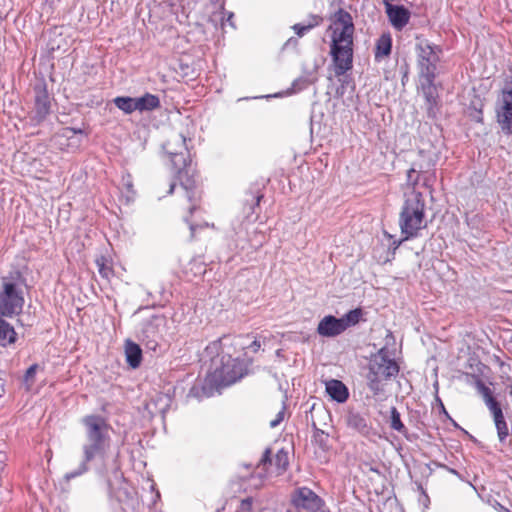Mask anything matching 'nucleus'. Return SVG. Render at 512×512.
Listing matches in <instances>:
<instances>
[{"label": "nucleus", "mask_w": 512, "mask_h": 512, "mask_svg": "<svg viewBox=\"0 0 512 512\" xmlns=\"http://www.w3.org/2000/svg\"><path fill=\"white\" fill-rule=\"evenodd\" d=\"M367 384L369 389L378 394L381 388L382 380L394 377L399 372L397 363L388 357L386 348H381L376 354L371 356L368 365Z\"/></svg>", "instance_id": "obj_6"}, {"label": "nucleus", "mask_w": 512, "mask_h": 512, "mask_svg": "<svg viewBox=\"0 0 512 512\" xmlns=\"http://www.w3.org/2000/svg\"><path fill=\"white\" fill-rule=\"evenodd\" d=\"M326 392L338 403L345 402L349 397L347 387L340 381L332 379L326 383Z\"/></svg>", "instance_id": "obj_17"}, {"label": "nucleus", "mask_w": 512, "mask_h": 512, "mask_svg": "<svg viewBox=\"0 0 512 512\" xmlns=\"http://www.w3.org/2000/svg\"><path fill=\"white\" fill-rule=\"evenodd\" d=\"M163 149L167 154L171 156V160L176 168L179 169V175L181 180V186L186 191V197L189 202H193L195 199V182L193 180L188 179L187 181L183 180V174L181 166L183 168L186 167V159L183 156V151L187 150L186 147V138L182 134L174 135L172 138L167 140V142L163 145Z\"/></svg>", "instance_id": "obj_7"}, {"label": "nucleus", "mask_w": 512, "mask_h": 512, "mask_svg": "<svg viewBox=\"0 0 512 512\" xmlns=\"http://www.w3.org/2000/svg\"><path fill=\"white\" fill-rule=\"evenodd\" d=\"M322 21V18L317 15L310 16V19L307 23H297L293 26L294 32L299 36H304L309 30L312 28L318 26L320 22Z\"/></svg>", "instance_id": "obj_23"}, {"label": "nucleus", "mask_w": 512, "mask_h": 512, "mask_svg": "<svg viewBox=\"0 0 512 512\" xmlns=\"http://www.w3.org/2000/svg\"><path fill=\"white\" fill-rule=\"evenodd\" d=\"M85 427V442L82 445V460L79 465L64 475L66 481L80 477L89 471V462L96 457H105L110 447V436L105 419L99 415H87L82 419Z\"/></svg>", "instance_id": "obj_1"}, {"label": "nucleus", "mask_w": 512, "mask_h": 512, "mask_svg": "<svg viewBox=\"0 0 512 512\" xmlns=\"http://www.w3.org/2000/svg\"><path fill=\"white\" fill-rule=\"evenodd\" d=\"M250 505H251L250 499H245V500L242 501V506L243 507H250Z\"/></svg>", "instance_id": "obj_36"}, {"label": "nucleus", "mask_w": 512, "mask_h": 512, "mask_svg": "<svg viewBox=\"0 0 512 512\" xmlns=\"http://www.w3.org/2000/svg\"><path fill=\"white\" fill-rule=\"evenodd\" d=\"M390 426L392 429L398 431V432H404L405 426L401 421L400 413L395 407H392L391 409V423Z\"/></svg>", "instance_id": "obj_26"}, {"label": "nucleus", "mask_w": 512, "mask_h": 512, "mask_svg": "<svg viewBox=\"0 0 512 512\" xmlns=\"http://www.w3.org/2000/svg\"><path fill=\"white\" fill-rule=\"evenodd\" d=\"M399 226L403 240L418 236L420 230L427 227L425 221V200L421 192L411 191L405 195V201L399 215Z\"/></svg>", "instance_id": "obj_3"}, {"label": "nucleus", "mask_w": 512, "mask_h": 512, "mask_svg": "<svg viewBox=\"0 0 512 512\" xmlns=\"http://www.w3.org/2000/svg\"><path fill=\"white\" fill-rule=\"evenodd\" d=\"M125 355L127 363L132 368H137L142 360V350L140 346L132 341H127L125 344Z\"/></svg>", "instance_id": "obj_20"}, {"label": "nucleus", "mask_w": 512, "mask_h": 512, "mask_svg": "<svg viewBox=\"0 0 512 512\" xmlns=\"http://www.w3.org/2000/svg\"><path fill=\"white\" fill-rule=\"evenodd\" d=\"M347 426L360 433L363 436H368L371 431L369 419L365 414L358 411L350 410L345 417Z\"/></svg>", "instance_id": "obj_14"}, {"label": "nucleus", "mask_w": 512, "mask_h": 512, "mask_svg": "<svg viewBox=\"0 0 512 512\" xmlns=\"http://www.w3.org/2000/svg\"><path fill=\"white\" fill-rule=\"evenodd\" d=\"M37 370H38V365L37 364L31 365L26 370V373L24 375V382H25V384L27 386V389H30V387L33 385L34 378H35Z\"/></svg>", "instance_id": "obj_28"}, {"label": "nucleus", "mask_w": 512, "mask_h": 512, "mask_svg": "<svg viewBox=\"0 0 512 512\" xmlns=\"http://www.w3.org/2000/svg\"><path fill=\"white\" fill-rule=\"evenodd\" d=\"M429 181H430V178H428V177H427V178H425V180H424V185H425V186H428V185H429Z\"/></svg>", "instance_id": "obj_40"}, {"label": "nucleus", "mask_w": 512, "mask_h": 512, "mask_svg": "<svg viewBox=\"0 0 512 512\" xmlns=\"http://www.w3.org/2000/svg\"><path fill=\"white\" fill-rule=\"evenodd\" d=\"M284 414H285V407L283 406L282 409L277 413L275 419H273L270 422V427L271 428L277 427L283 421Z\"/></svg>", "instance_id": "obj_30"}, {"label": "nucleus", "mask_w": 512, "mask_h": 512, "mask_svg": "<svg viewBox=\"0 0 512 512\" xmlns=\"http://www.w3.org/2000/svg\"><path fill=\"white\" fill-rule=\"evenodd\" d=\"M196 390L195 387L191 388V393H193Z\"/></svg>", "instance_id": "obj_44"}, {"label": "nucleus", "mask_w": 512, "mask_h": 512, "mask_svg": "<svg viewBox=\"0 0 512 512\" xmlns=\"http://www.w3.org/2000/svg\"><path fill=\"white\" fill-rule=\"evenodd\" d=\"M437 401H439V403H440V405H441V407H442L443 411H444L445 413H447V412L445 411L444 404L442 403V401H441L438 397H437Z\"/></svg>", "instance_id": "obj_39"}, {"label": "nucleus", "mask_w": 512, "mask_h": 512, "mask_svg": "<svg viewBox=\"0 0 512 512\" xmlns=\"http://www.w3.org/2000/svg\"><path fill=\"white\" fill-rule=\"evenodd\" d=\"M332 30L330 55L336 76H342L353 67V33L354 25L351 15L339 10L329 27Z\"/></svg>", "instance_id": "obj_2"}, {"label": "nucleus", "mask_w": 512, "mask_h": 512, "mask_svg": "<svg viewBox=\"0 0 512 512\" xmlns=\"http://www.w3.org/2000/svg\"><path fill=\"white\" fill-rule=\"evenodd\" d=\"M50 97L45 88L36 89L35 95V119L40 122L43 121L46 116L50 113Z\"/></svg>", "instance_id": "obj_15"}, {"label": "nucleus", "mask_w": 512, "mask_h": 512, "mask_svg": "<svg viewBox=\"0 0 512 512\" xmlns=\"http://www.w3.org/2000/svg\"><path fill=\"white\" fill-rule=\"evenodd\" d=\"M244 375L242 363L232 356L224 359H215L214 367L207 372L203 392L206 396L213 394L214 390L229 386L241 379Z\"/></svg>", "instance_id": "obj_4"}, {"label": "nucleus", "mask_w": 512, "mask_h": 512, "mask_svg": "<svg viewBox=\"0 0 512 512\" xmlns=\"http://www.w3.org/2000/svg\"><path fill=\"white\" fill-rule=\"evenodd\" d=\"M190 230L193 233V231H194V226L193 225H190Z\"/></svg>", "instance_id": "obj_43"}, {"label": "nucleus", "mask_w": 512, "mask_h": 512, "mask_svg": "<svg viewBox=\"0 0 512 512\" xmlns=\"http://www.w3.org/2000/svg\"><path fill=\"white\" fill-rule=\"evenodd\" d=\"M320 497L307 487L299 488L293 498V503L298 509L307 512H316L321 507Z\"/></svg>", "instance_id": "obj_11"}, {"label": "nucleus", "mask_w": 512, "mask_h": 512, "mask_svg": "<svg viewBox=\"0 0 512 512\" xmlns=\"http://www.w3.org/2000/svg\"><path fill=\"white\" fill-rule=\"evenodd\" d=\"M195 209H196V205H195V204H192V205L189 207V211H190V213H192Z\"/></svg>", "instance_id": "obj_38"}, {"label": "nucleus", "mask_w": 512, "mask_h": 512, "mask_svg": "<svg viewBox=\"0 0 512 512\" xmlns=\"http://www.w3.org/2000/svg\"><path fill=\"white\" fill-rule=\"evenodd\" d=\"M328 437V435H326L324 433V431L320 430V429H317L316 430V437H319L320 438V441H323V438L322 437Z\"/></svg>", "instance_id": "obj_35"}, {"label": "nucleus", "mask_w": 512, "mask_h": 512, "mask_svg": "<svg viewBox=\"0 0 512 512\" xmlns=\"http://www.w3.org/2000/svg\"><path fill=\"white\" fill-rule=\"evenodd\" d=\"M4 392V387H3V384L0 383V396L2 395V393Z\"/></svg>", "instance_id": "obj_42"}, {"label": "nucleus", "mask_w": 512, "mask_h": 512, "mask_svg": "<svg viewBox=\"0 0 512 512\" xmlns=\"http://www.w3.org/2000/svg\"><path fill=\"white\" fill-rule=\"evenodd\" d=\"M417 173L416 169L415 168H411L408 170L407 172V181L408 183H410L412 186H415L418 181H419V175H416L414 177V175Z\"/></svg>", "instance_id": "obj_29"}, {"label": "nucleus", "mask_w": 512, "mask_h": 512, "mask_svg": "<svg viewBox=\"0 0 512 512\" xmlns=\"http://www.w3.org/2000/svg\"><path fill=\"white\" fill-rule=\"evenodd\" d=\"M147 337H154L155 336V326L153 325V323L151 321H148L146 324H145V329L143 331Z\"/></svg>", "instance_id": "obj_31"}, {"label": "nucleus", "mask_w": 512, "mask_h": 512, "mask_svg": "<svg viewBox=\"0 0 512 512\" xmlns=\"http://www.w3.org/2000/svg\"><path fill=\"white\" fill-rule=\"evenodd\" d=\"M113 103L125 114H132L134 111H137L136 100L133 97L118 96L113 99Z\"/></svg>", "instance_id": "obj_21"}, {"label": "nucleus", "mask_w": 512, "mask_h": 512, "mask_svg": "<svg viewBox=\"0 0 512 512\" xmlns=\"http://www.w3.org/2000/svg\"><path fill=\"white\" fill-rule=\"evenodd\" d=\"M385 10L391 25L396 30L401 31L409 23L411 13L403 5L385 2Z\"/></svg>", "instance_id": "obj_12"}, {"label": "nucleus", "mask_w": 512, "mask_h": 512, "mask_svg": "<svg viewBox=\"0 0 512 512\" xmlns=\"http://www.w3.org/2000/svg\"><path fill=\"white\" fill-rule=\"evenodd\" d=\"M436 77H420L421 90L425 97L427 113L430 117L435 116V107L437 106L438 93L434 84Z\"/></svg>", "instance_id": "obj_13"}, {"label": "nucleus", "mask_w": 512, "mask_h": 512, "mask_svg": "<svg viewBox=\"0 0 512 512\" xmlns=\"http://www.w3.org/2000/svg\"><path fill=\"white\" fill-rule=\"evenodd\" d=\"M497 436L500 442H504L509 435V428L505 420L495 423Z\"/></svg>", "instance_id": "obj_27"}, {"label": "nucleus", "mask_w": 512, "mask_h": 512, "mask_svg": "<svg viewBox=\"0 0 512 512\" xmlns=\"http://www.w3.org/2000/svg\"><path fill=\"white\" fill-rule=\"evenodd\" d=\"M260 463L263 464V465H266V464H271L272 463V459H271V450L269 448H267L265 451H264V454L260 460Z\"/></svg>", "instance_id": "obj_32"}, {"label": "nucleus", "mask_w": 512, "mask_h": 512, "mask_svg": "<svg viewBox=\"0 0 512 512\" xmlns=\"http://www.w3.org/2000/svg\"><path fill=\"white\" fill-rule=\"evenodd\" d=\"M439 48L428 42L417 44L420 77H436V64L439 61Z\"/></svg>", "instance_id": "obj_10"}, {"label": "nucleus", "mask_w": 512, "mask_h": 512, "mask_svg": "<svg viewBox=\"0 0 512 512\" xmlns=\"http://www.w3.org/2000/svg\"><path fill=\"white\" fill-rule=\"evenodd\" d=\"M496 116L502 131L512 134V82L507 83L501 91L496 104Z\"/></svg>", "instance_id": "obj_9"}, {"label": "nucleus", "mask_w": 512, "mask_h": 512, "mask_svg": "<svg viewBox=\"0 0 512 512\" xmlns=\"http://www.w3.org/2000/svg\"><path fill=\"white\" fill-rule=\"evenodd\" d=\"M262 197H263L262 195H258V196H257V198H256V204H257V205L259 204V202H260V200H261V198H262Z\"/></svg>", "instance_id": "obj_41"}, {"label": "nucleus", "mask_w": 512, "mask_h": 512, "mask_svg": "<svg viewBox=\"0 0 512 512\" xmlns=\"http://www.w3.org/2000/svg\"><path fill=\"white\" fill-rule=\"evenodd\" d=\"M274 462H275L276 467L279 470H281V471L286 470V468L288 467V464H289L288 452L285 451L284 449L279 450L275 455Z\"/></svg>", "instance_id": "obj_25"}, {"label": "nucleus", "mask_w": 512, "mask_h": 512, "mask_svg": "<svg viewBox=\"0 0 512 512\" xmlns=\"http://www.w3.org/2000/svg\"><path fill=\"white\" fill-rule=\"evenodd\" d=\"M493 420H494V424L497 423V422L505 420L504 415H503V411L501 410L497 414H495L493 416Z\"/></svg>", "instance_id": "obj_34"}, {"label": "nucleus", "mask_w": 512, "mask_h": 512, "mask_svg": "<svg viewBox=\"0 0 512 512\" xmlns=\"http://www.w3.org/2000/svg\"><path fill=\"white\" fill-rule=\"evenodd\" d=\"M392 39L390 35H382L376 44L375 58L381 59L391 53Z\"/></svg>", "instance_id": "obj_22"}, {"label": "nucleus", "mask_w": 512, "mask_h": 512, "mask_svg": "<svg viewBox=\"0 0 512 512\" xmlns=\"http://www.w3.org/2000/svg\"><path fill=\"white\" fill-rule=\"evenodd\" d=\"M135 100L136 108L139 112L152 111L160 107L159 97L154 94L146 93L141 97L135 98Z\"/></svg>", "instance_id": "obj_19"}, {"label": "nucleus", "mask_w": 512, "mask_h": 512, "mask_svg": "<svg viewBox=\"0 0 512 512\" xmlns=\"http://www.w3.org/2000/svg\"><path fill=\"white\" fill-rule=\"evenodd\" d=\"M174 188H175V183H171L170 184V189H169L168 193L171 194L173 192Z\"/></svg>", "instance_id": "obj_37"}, {"label": "nucleus", "mask_w": 512, "mask_h": 512, "mask_svg": "<svg viewBox=\"0 0 512 512\" xmlns=\"http://www.w3.org/2000/svg\"><path fill=\"white\" fill-rule=\"evenodd\" d=\"M362 316L363 311L361 308L350 310L340 318L333 315H326L319 321L317 333L323 337H336L348 328L358 324Z\"/></svg>", "instance_id": "obj_8"}, {"label": "nucleus", "mask_w": 512, "mask_h": 512, "mask_svg": "<svg viewBox=\"0 0 512 512\" xmlns=\"http://www.w3.org/2000/svg\"><path fill=\"white\" fill-rule=\"evenodd\" d=\"M476 388L479 394L482 396L483 401L489 409L492 416L502 410L500 403L493 396V393L489 387H487L481 380H477Z\"/></svg>", "instance_id": "obj_16"}, {"label": "nucleus", "mask_w": 512, "mask_h": 512, "mask_svg": "<svg viewBox=\"0 0 512 512\" xmlns=\"http://www.w3.org/2000/svg\"><path fill=\"white\" fill-rule=\"evenodd\" d=\"M21 275L1 277L0 285V315L1 317H13L19 315L23 309L24 297L20 287Z\"/></svg>", "instance_id": "obj_5"}, {"label": "nucleus", "mask_w": 512, "mask_h": 512, "mask_svg": "<svg viewBox=\"0 0 512 512\" xmlns=\"http://www.w3.org/2000/svg\"><path fill=\"white\" fill-rule=\"evenodd\" d=\"M225 339L226 338L212 341L211 343H209L206 346V348L204 350V353H203V358L204 359H209V361H210L208 371L213 369V367H214V360L215 359H217V358L218 359H224V357H229L230 356L229 354H224L223 351H222V341L225 340Z\"/></svg>", "instance_id": "obj_18"}, {"label": "nucleus", "mask_w": 512, "mask_h": 512, "mask_svg": "<svg viewBox=\"0 0 512 512\" xmlns=\"http://www.w3.org/2000/svg\"><path fill=\"white\" fill-rule=\"evenodd\" d=\"M96 265L98 267L99 274L105 278L109 279V277L112 275L113 271L112 268L107 264V260L105 257H100L96 259Z\"/></svg>", "instance_id": "obj_24"}, {"label": "nucleus", "mask_w": 512, "mask_h": 512, "mask_svg": "<svg viewBox=\"0 0 512 512\" xmlns=\"http://www.w3.org/2000/svg\"><path fill=\"white\" fill-rule=\"evenodd\" d=\"M260 347H261V344H260V342H259L258 340H254V341L250 344V346H249V348H250L253 352H257V351L260 349Z\"/></svg>", "instance_id": "obj_33"}]
</instances>
